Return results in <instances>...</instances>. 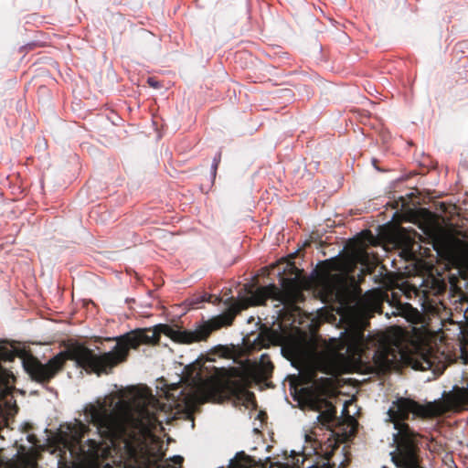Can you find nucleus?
I'll return each instance as SVG.
<instances>
[{"instance_id": "nucleus-11", "label": "nucleus", "mask_w": 468, "mask_h": 468, "mask_svg": "<svg viewBox=\"0 0 468 468\" xmlns=\"http://www.w3.org/2000/svg\"><path fill=\"white\" fill-rule=\"evenodd\" d=\"M220 161H221V152H218L214 159H213V163H212V165H211V171H212V175H213V177L216 176V174H217V170H218V167L220 164Z\"/></svg>"}, {"instance_id": "nucleus-4", "label": "nucleus", "mask_w": 468, "mask_h": 468, "mask_svg": "<svg viewBox=\"0 0 468 468\" xmlns=\"http://www.w3.org/2000/svg\"><path fill=\"white\" fill-rule=\"evenodd\" d=\"M368 322L357 319L350 322L339 339H332L331 349L318 351L305 343L295 342L285 348L290 358L301 365L316 364L325 373H330L337 360L361 357L367 347L365 330Z\"/></svg>"}, {"instance_id": "nucleus-1", "label": "nucleus", "mask_w": 468, "mask_h": 468, "mask_svg": "<svg viewBox=\"0 0 468 468\" xmlns=\"http://www.w3.org/2000/svg\"><path fill=\"white\" fill-rule=\"evenodd\" d=\"M299 284L297 277L282 278V290L273 283L255 290L250 289L248 292L249 297L241 302H233L226 313L201 323L195 330L174 329L167 324H159L154 328H140L120 336L108 337V342H116L112 349L108 351V374L127 360L131 349H136L141 345L157 344L160 341L161 333L179 344L189 345L206 341L212 332L223 326L231 325L236 315L250 305H263L268 299L282 304L287 303L292 295L298 291Z\"/></svg>"}, {"instance_id": "nucleus-14", "label": "nucleus", "mask_w": 468, "mask_h": 468, "mask_svg": "<svg viewBox=\"0 0 468 468\" xmlns=\"http://www.w3.org/2000/svg\"><path fill=\"white\" fill-rule=\"evenodd\" d=\"M183 461H184V458L182 456H180V455H176V456L173 457V462L176 464L181 465Z\"/></svg>"}, {"instance_id": "nucleus-18", "label": "nucleus", "mask_w": 468, "mask_h": 468, "mask_svg": "<svg viewBox=\"0 0 468 468\" xmlns=\"http://www.w3.org/2000/svg\"><path fill=\"white\" fill-rule=\"evenodd\" d=\"M384 468H386V467H384Z\"/></svg>"}, {"instance_id": "nucleus-7", "label": "nucleus", "mask_w": 468, "mask_h": 468, "mask_svg": "<svg viewBox=\"0 0 468 468\" xmlns=\"http://www.w3.org/2000/svg\"><path fill=\"white\" fill-rule=\"evenodd\" d=\"M394 346H384L379 348L374 356L376 364L385 369L391 367L398 361V356L401 355V344L399 340L395 341Z\"/></svg>"}, {"instance_id": "nucleus-17", "label": "nucleus", "mask_w": 468, "mask_h": 468, "mask_svg": "<svg viewBox=\"0 0 468 468\" xmlns=\"http://www.w3.org/2000/svg\"><path fill=\"white\" fill-rule=\"evenodd\" d=\"M334 467H335V464L331 465L330 463H328L324 468H334Z\"/></svg>"}, {"instance_id": "nucleus-9", "label": "nucleus", "mask_w": 468, "mask_h": 468, "mask_svg": "<svg viewBox=\"0 0 468 468\" xmlns=\"http://www.w3.org/2000/svg\"><path fill=\"white\" fill-rule=\"evenodd\" d=\"M69 429L70 431L72 440L77 443H80L85 435L90 431L89 427L80 420H77L76 423L72 424Z\"/></svg>"}, {"instance_id": "nucleus-3", "label": "nucleus", "mask_w": 468, "mask_h": 468, "mask_svg": "<svg viewBox=\"0 0 468 468\" xmlns=\"http://www.w3.org/2000/svg\"><path fill=\"white\" fill-rule=\"evenodd\" d=\"M367 247L365 240L353 239L345 258L335 257L322 262L319 284L326 300L336 302L343 307L356 301L361 289L353 272L357 264L368 265Z\"/></svg>"}, {"instance_id": "nucleus-5", "label": "nucleus", "mask_w": 468, "mask_h": 468, "mask_svg": "<svg viewBox=\"0 0 468 468\" xmlns=\"http://www.w3.org/2000/svg\"><path fill=\"white\" fill-rule=\"evenodd\" d=\"M198 390L206 400L218 401L223 398H232L246 407H257L255 394L248 390L240 380H223L217 376H211L201 380Z\"/></svg>"}, {"instance_id": "nucleus-6", "label": "nucleus", "mask_w": 468, "mask_h": 468, "mask_svg": "<svg viewBox=\"0 0 468 468\" xmlns=\"http://www.w3.org/2000/svg\"><path fill=\"white\" fill-rule=\"evenodd\" d=\"M307 382L311 385L301 389V393L308 400L310 407L319 412L318 421L328 427L336 418V409L326 397L334 390V380L330 378H315V373L308 376Z\"/></svg>"}, {"instance_id": "nucleus-2", "label": "nucleus", "mask_w": 468, "mask_h": 468, "mask_svg": "<svg viewBox=\"0 0 468 468\" xmlns=\"http://www.w3.org/2000/svg\"><path fill=\"white\" fill-rule=\"evenodd\" d=\"M87 421L97 429L100 438L113 447H122L126 457L134 463L146 464L154 453L150 442L154 431L162 426L156 413L146 406L131 411L109 410L104 404L89 405L85 409Z\"/></svg>"}, {"instance_id": "nucleus-16", "label": "nucleus", "mask_w": 468, "mask_h": 468, "mask_svg": "<svg viewBox=\"0 0 468 468\" xmlns=\"http://www.w3.org/2000/svg\"><path fill=\"white\" fill-rule=\"evenodd\" d=\"M27 440H28V441H30L32 443H35L37 441L36 436L33 434L28 435Z\"/></svg>"}, {"instance_id": "nucleus-13", "label": "nucleus", "mask_w": 468, "mask_h": 468, "mask_svg": "<svg viewBox=\"0 0 468 468\" xmlns=\"http://www.w3.org/2000/svg\"><path fill=\"white\" fill-rule=\"evenodd\" d=\"M88 443L91 449H97L101 445V442L97 441L96 440H92V439H89Z\"/></svg>"}, {"instance_id": "nucleus-15", "label": "nucleus", "mask_w": 468, "mask_h": 468, "mask_svg": "<svg viewBox=\"0 0 468 468\" xmlns=\"http://www.w3.org/2000/svg\"><path fill=\"white\" fill-rule=\"evenodd\" d=\"M148 83H149L151 86L154 87V88H156V87L158 86V85H157V83H158V82H157L156 80H154L153 79H149V80H148Z\"/></svg>"}, {"instance_id": "nucleus-8", "label": "nucleus", "mask_w": 468, "mask_h": 468, "mask_svg": "<svg viewBox=\"0 0 468 468\" xmlns=\"http://www.w3.org/2000/svg\"><path fill=\"white\" fill-rule=\"evenodd\" d=\"M274 366L271 361L268 355L263 354L261 356L260 362L256 367L255 373L260 380H267L271 377Z\"/></svg>"}, {"instance_id": "nucleus-12", "label": "nucleus", "mask_w": 468, "mask_h": 468, "mask_svg": "<svg viewBox=\"0 0 468 468\" xmlns=\"http://www.w3.org/2000/svg\"><path fill=\"white\" fill-rule=\"evenodd\" d=\"M422 363L420 364V368L421 370H426V369H431L434 364L433 361H431V357L428 356H422Z\"/></svg>"}, {"instance_id": "nucleus-10", "label": "nucleus", "mask_w": 468, "mask_h": 468, "mask_svg": "<svg viewBox=\"0 0 468 468\" xmlns=\"http://www.w3.org/2000/svg\"><path fill=\"white\" fill-rule=\"evenodd\" d=\"M277 339V334L271 329H266L261 331L257 339L256 343L261 347H269L271 344H273Z\"/></svg>"}]
</instances>
